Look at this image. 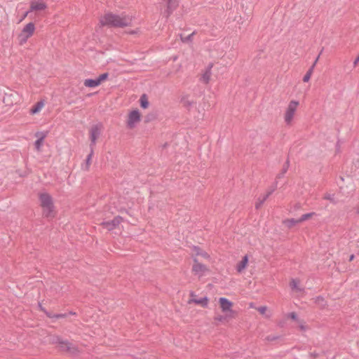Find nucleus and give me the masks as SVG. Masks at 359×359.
Here are the masks:
<instances>
[{"label":"nucleus","mask_w":359,"mask_h":359,"mask_svg":"<svg viewBox=\"0 0 359 359\" xmlns=\"http://www.w3.org/2000/svg\"><path fill=\"white\" fill-rule=\"evenodd\" d=\"M221 313L216 314L214 320L217 324H226L235 319L238 313L233 309L234 304L226 297H219L217 301Z\"/></svg>","instance_id":"f257e3e1"},{"label":"nucleus","mask_w":359,"mask_h":359,"mask_svg":"<svg viewBox=\"0 0 359 359\" xmlns=\"http://www.w3.org/2000/svg\"><path fill=\"white\" fill-rule=\"evenodd\" d=\"M133 22L132 16L127 15H116L107 13L101 16L100 22L102 26H111L123 27L131 25Z\"/></svg>","instance_id":"f03ea898"},{"label":"nucleus","mask_w":359,"mask_h":359,"mask_svg":"<svg viewBox=\"0 0 359 359\" xmlns=\"http://www.w3.org/2000/svg\"><path fill=\"white\" fill-rule=\"evenodd\" d=\"M39 201L43 216L53 218L56 215V210L53 197L46 192H42L39 194Z\"/></svg>","instance_id":"7ed1b4c3"},{"label":"nucleus","mask_w":359,"mask_h":359,"mask_svg":"<svg viewBox=\"0 0 359 359\" xmlns=\"http://www.w3.org/2000/svg\"><path fill=\"white\" fill-rule=\"evenodd\" d=\"M300 102L296 100H291L285 107L283 114V118L287 126H292L294 124Z\"/></svg>","instance_id":"20e7f679"},{"label":"nucleus","mask_w":359,"mask_h":359,"mask_svg":"<svg viewBox=\"0 0 359 359\" xmlns=\"http://www.w3.org/2000/svg\"><path fill=\"white\" fill-rule=\"evenodd\" d=\"M142 120V113L137 107H133L128 110L125 117L126 127L129 130H133L137 127Z\"/></svg>","instance_id":"39448f33"},{"label":"nucleus","mask_w":359,"mask_h":359,"mask_svg":"<svg viewBox=\"0 0 359 359\" xmlns=\"http://www.w3.org/2000/svg\"><path fill=\"white\" fill-rule=\"evenodd\" d=\"M210 271L209 266L201 263L197 257H194L191 267V273L194 276L201 280L204 276L210 274Z\"/></svg>","instance_id":"423d86ee"},{"label":"nucleus","mask_w":359,"mask_h":359,"mask_svg":"<svg viewBox=\"0 0 359 359\" xmlns=\"http://www.w3.org/2000/svg\"><path fill=\"white\" fill-rule=\"evenodd\" d=\"M22 101V95L14 90L5 93L3 98V102L8 107L20 104Z\"/></svg>","instance_id":"0eeeda50"},{"label":"nucleus","mask_w":359,"mask_h":359,"mask_svg":"<svg viewBox=\"0 0 359 359\" xmlns=\"http://www.w3.org/2000/svg\"><path fill=\"white\" fill-rule=\"evenodd\" d=\"M35 25L32 22L27 24L22 29L21 33L18 36L20 44L25 43L29 38L34 33Z\"/></svg>","instance_id":"6e6552de"},{"label":"nucleus","mask_w":359,"mask_h":359,"mask_svg":"<svg viewBox=\"0 0 359 359\" xmlns=\"http://www.w3.org/2000/svg\"><path fill=\"white\" fill-rule=\"evenodd\" d=\"M108 78V74H100L97 79H87L83 81V85L87 88H94L101 85Z\"/></svg>","instance_id":"1a4fd4ad"},{"label":"nucleus","mask_w":359,"mask_h":359,"mask_svg":"<svg viewBox=\"0 0 359 359\" xmlns=\"http://www.w3.org/2000/svg\"><path fill=\"white\" fill-rule=\"evenodd\" d=\"M209 298L207 297H198L195 294L191 293L190 294V298L189 299L188 303L189 304H195L203 308H207L209 304Z\"/></svg>","instance_id":"9d476101"},{"label":"nucleus","mask_w":359,"mask_h":359,"mask_svg":"<svg viewBox=\"0 0 359 359\" xmlns=\"http://www.w3.org/2000/svg\"><path fill=\"white\" fill-rule=\"evenodd\" d=\"M213 65L210 64L208 65L203 70L201 71V74H199V80L201 82L205 84H208L212 76V69Z\"/></svg>","instance_id":"9b49d317"},{"label":"nucleus","mask_w":359,"mask_h":359,"mask_svg":"<svg viewBox=\"0 0 359 359\" xmlns=\"http://www.w3.org/2000/svg\"><path fill=\"white\" fill-rule=\"evenodd\" d=\"M249 264V256L248 255H245L243 256L239 260L235 266V269L236 270V272L239 274L243 273L246 269L248 268Z\"/></svg>","instance_id":"f8f14e48"},{"label":"nucleus","mask_w":359,"mask_h":359,"mask_svg":"<svg viewBox=\"0 0 359 359\" xmlns=\"http://www.w3.org/2000/svg\"><path fill=\"white\" fill-rule=\"evenodd\" d=\"M123 219L121 217H116L111 221L104 222L101 225L109 231L116 229L122 222Z\"/></svg>","instance_id":"ddd939ff"},{"label":"nucleus","mask_w":359,"mask_h":359,"mask_svg":"<svg viewBox=\"0 0 359 359\" xmlns=\"http://www.w3.org/2000/svg\"><path fill=\"white\" fill-rule=\"evenodd\" d=\"M102 130V126L100 124H97L93 126L89 131L90 140L92 143L95 144L97 139L99 138L101 131Z\"/></svg>","instance_id":"4468645a"},{"label":"nucleus","mask_w":359,"mask_h":359,"mask_svg":"<svg viewBox=\"0 0 359 359\" xmlns=\"http://www.w3.org/2000/svg\"><path fill=\"white\" fill-rule=\"evenodd\" d=\"M165 9L163 15L168 17L177 8L178 6V0H164Z\"/></svg>","instance_id":"2eb2a0df"},{"label":"nucleus","mask_w":359,"mask_h":359,"mask_svg":"<svg viewBox=\"0 0 359 359\" xmlns=\"http://www.w3.org/2000/svg\"><path fill=\"white\" fill-rule=\"evenodd\" d=\"M47 8L46 2L43 0H33L30 3L29 11H42Z\"/></svg>","instance_id":"dca6fc26"},{"label":"nucleus","mask_w":359,"mask_h":359,"mask_svg":"<svg viewBox=\"0 0 359 359\" xmlns=\"http://www.w3.org/2000/svg\"><path fill=\"white\" fill-rule=\"evenodd\" d=\"M57 344L58 348L62 351L73 352L74 351L72 344L67 341L58 339Z\"/></svg>","instance_id":"f3484780"},{"label":"nucleus","mask_w":359,"mask_h":359,"mask_svg":"<svg viewBox=\"0 0 359 359\" xmlns=\"http://www.w3.org/2000/svg\"><path fill=\"white\" fill-rule=\"evenodd\" d=\"M36 137H38V139L34 143V147L37 151H41L43 144L44 139L46 137V133L43 132L37 133L36 134Z\"/></svg>","instance_id":"a211bd4d"},{"label":"nucleus","mask_w":359,"mask_h":359,"mask_svg":"<svg viewBox=\"0 0 359 359\" xmlns=\"http://www.w3.org/2000/svg\"><path fill=\"white\" fill-rule=\"evenodd\" d=\"M45 101L41 100L35 103L29 109V114L32 115H35L39 114L44 107Z\"/></svg>","instance_id":"6ab92c4d"},{"label":"nucleus","mask_w":359,"mask_h":359,"mask_svg":"<svg viewBox=\"0 0 359 359\" xmlns=\"http://www.w3.org/2000/svg\"><path fill=\"white\" fill-rule=\"evenodd\" d=\"M139 104L142 109H148L150 106L149 96L145 93L142 94L139 99Z\"/></svg>","instance_id":"aec40b11"},{"label":"nucleus","mask_w":359,"mask_h":359,"mask_svg":"<svg viewBox=\"0 0 359 359\" xmlns=\"http://www.w3.org/2000/svg\"><path fill=\"white\" fill-rule=\"evenodd\" d=\"M257 311L266 318H270L272 316V312L266 306L257 308Z\"/></svg>","instance_id":"412c9836"},{"label":"nucleus","mask_w":359,"mask_h":359,"mask_svg":"<svg viewBox=\"0 0 359 359\" xmlns=\"http://www.w3.org/2000/svg\"><path fill=\"white\" fill-rule=\"evenodd\" d=\"M283 223H284V224L287 227H289V228H292V227L296 226L297 224H300V222H299V218H297V219H294V218L287 219H285L283 222Z\"/></svg>","instance_id":"4be33fe9"},{"label":"nucleus","mask_w":359,"mask_h":359,"mask_svg":"<svg viewBox=\"0 0 359 359\" xmlns=\"http://www.w3.org/2000/svg\"><path fill=\"white\" fill-rule=\"evenodd\" d=\"M314 215H315L314 212H309V213L304 214L300 217H299V222L300 223H302L304 221L311 219Z\"/></svg>","instance_id":"5701e85b"},{"label":"nucleus","mask_w":359,"mask_h":359,"mask_svg":"<svg viewBox=\"0 0 359 359\" xmlns=\"http://www.w3.org/2000/svg\"><path fill=\"white\" fill-rule=\"evenodd\" d=\"M196 257H197L198 259H199V257H201V258L208 260V259H210V256L209 255V254L208 252H206L203 250H198V251H197Z\"/></svg>","instance_id":"b1692460"},{"label":"nucleus","mask_w":359,"mask_h":359,"mask_svg":"<svg viewBox=\"0 0 359 359\" xmlns=\"http://www.w3.org/2000/svg\"><path fill=\"white\" fill-rule=\"evenodd\" d=\"M297 323H298V327L300 329V330L306 331L309 330V326L304 321L298 320Z\"/></svg>","instance_id":"393cba45"},{"label":"nucleus","mask_w":359,"mask_h":359,"mask_svg":"<svg viewBox=\"0 0 359 359\" xmlns=\"http://www.w3.org/2000/svg\"><path fill=\"white\" fill-rule=\"evenodd\" d=\"M91 156H92V155L89 154L86 158V163L83 167V169L85 170H89V168H90V163H91Z\"/></svg>","instance_id":"a878e982"},{"label":"nucleus","mask_w":359,"mask_h":359,"mask_svg":"<svg viewBox=\"0 0 359 359\" xmlns=\"http://www.w3.org/2000/svg\"><path fill=\"white\" fill-rule=\"evenodd\" d=\"M312 70H309L303 77L304 82H308L311 76Z\"/></svg>","instance_id":"bb28decb"},{"label":"nucleus","mask_w":359,"mask_h":359,"mask_svg":"<svg viewBox=\"0 0 359 359\" xmlns=\"http://www.w3.org/2000/svg\"><path fill=\"white\" fill-rule=\"evenodd\" d=\"M141 31L140 29L136 28L135 29L130 30L127 32L128 34H133V35H139L140 34Z\"/></svg>","instance_id":"cd10ccee"},{"label":"nucleus","mask_w":359,"mask_h":359,"mask_svg":"<svg viewBox=\"0 0 359 359\" xmlns=\"http://www.w3.org/2000/svg\"><path fill=\"white\" fill-rule=\"evenodd\" d=\"M299 284V281L297 280H292L290 282V285L292 289L297 288Z\"/></svg>","instance_id":"c85d7f7f"},{"label":"nucleus","mask_w":359,"mask_h":359,"mask_svg":"<svg viewBox=\"0 0 359 359\" xmlns=\"http://www.w3.org/2000/svg\"><path fill=\"white\" fill-rule=\"evenodd\" d=\"M267 196H268V195L264 196V198L259 203H256V204H255L256 208H259V206L262 205V203L266 200Z\"/></svg>","instance_id":"c756f323"},{"label":"nucleus","mask_w":359,"mask_h":359,"mask_svg":"<svg viewBox=\"0 0 359 359\" xmlns=\"http://www.w3.org/2000/svg\"><path fill=\"white\" fill-rule=\"evenodd\" d=\"M288 318H290L292 320H297V315L295 313L292 312L288 314Z\"/></svg>","instance_id":"7c9ffc66"},{"label":"nucleus","mask_w":359,"mask_h":359,"mask_svg":"<svg viewBox=\"0 0 359 359\" xmlns=\"http://www.w3.org/2000/svg\"><path fill=\"white\" fill-rule=\"evenodd\" d=\"M354 259V255H351L349 257V261H353Z\"/></svg>","instance_id":"2f4dec72"}]
</instances>
